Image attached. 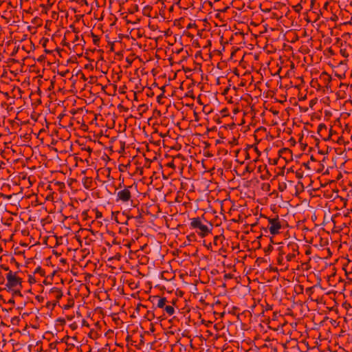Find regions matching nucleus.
I'll return each instance as SVG.
<instances>
[{
    "instance_id": "f257e3e1",
    "label": "nucleus",
    "mask_w": 352,
    "mask_h": 352,
    "mask_svg": "<svg viewBox=\"0 0 352 352\" xmlns=\"http://www.w3.org/2000/svg\"><path fill=\"white\" fill-rule=\"evenodd\" d=\"M4 270L8 271L6 275L7 283L5 285V289L12 292L14 294L21 295L20 291L22 288L21 278L17 275L16 272L10 270L8 267H5Z\"/></svg>"
},
{
    "instance_id": "f03ea898",
    "label": "nucleus",
    "mask_w": 352,
    "mask_h": 352,
    "mask_svg": "<svg viewBox=\"0 0 352 352\" xmlns=\"http://www.w3.org/2000/svg\"><path fill=\"white\" fill-rule=\"evenodd\" d=\"M190 227L196 230L197 233L202 237L207 236L212 230L211 226L204 224L200 217L190 219Z\"/></svg>"
},
{
    "instance_id": "7ed1b4c3",
    "label": "nucleus",
    "mask_w": 352,
    "mask_h": 352,
    "mask_svg": "<svg viewBox=\"0 0 352 352\" xmlns=\"http://www.w3.org/2000/svg\"><path fill=\"white\" fill-rule=\"evenodd\" d=\"M167 299L165 297L155 296L153 297L152 302L157 308L163 309L168 316H172L175 313L173 306L166 305Z\"/></svg>"
},
{
    "instance_id": "20e7f679",
    "label": "nucleus",
    "mask_w": 352,
    "mask_h": 352,
    "mask_svg": "<svg viewBox=\"0 0 352 352\" xmlns=\"http://www.w3.org/2000/svg\"><path fill=\"white\" fill-rule=\"evenodd\" d=\"M63 296V292L59 288L53 287L49 290L47 298L50 300L49 303L55 307Z\"/></svg>"
},
{
    "instance_id": "39448f33",
    "label": "nucleus",
    "mask_w": 352,
    "mask_h": 352,
    "mask_svg": "<svg viewBox=\"0 0 352 352\" xmlns=\"http://www.w3.org/2000/svg\"><path fill=\"white\" fill-rule=\"evenodd\" d=\"M281 228L282 223L278 217L268 218L267 229L272 235L279 234Z\"/></svg>"
},
{
    "instance_id": "423d86ee",
    "label": "nucleus",
    "mask_w": 352,
    "mask_h": 352,
    "mask_svg": "<svg viewBox=\"0 0 352 352\" xmlns=\"http://www.w3.org/2000/svg\"><path fill=\"white\" fill-rule=\"evenodd\" d=\"M131 186H128L123 190H121L117 193V201H121L122 203H127L131 199Z\"/></svg>"
},
{
    "instance_id": "0eeeda50",
    "label": "nucleus",
    "mask_w": 352,
    "mask_h": 352,
    "mask_svg": "<svg viewBox=\"0 0 352 352\" xmlns=\"http://www.w3.org/2000/svg\"><path fill=\"white\" fill-rule=\"evenodd\" d=\"M287 249L286 259L287 262H290L298 254V245L296 243H289Z\"/></svg>"
},
{
    "instance_id": "6e6552de",
    "label": "nucleus",
    "mask_w": 352,
    "mask_h": 352,
    "mask_svg": "<svg viewBox=\"0 0 352 352\" xmlns=\"http://www.w3.org/2000/svg\"><path fill=\"white\" fill-rule=\"evenodd\" d=\"M224 240V237L222 235L215 236L213 239V245L216 248L220 246Z\"/></svg>"
},
{
    "instance_id": "1a4fd4ad",
    "label": "nucleus",
    "mask_w": 352,
    "mask_h": 352,
    "mask_svg": "<svg viewBox=\"0 0 352 352\" xmlns=\"http://www.w3.org/2000/svg\"><path fill=\"white\" fill-rule=\"evenodd\" d=\"M74 302L73 299L69 298V299L68 300L67 303L66 305H63V308L64 309H66V310H67V309H70L71 307H72L74 306Z\"/></svg>"
},
{
    "instance_id": "9d476101",
    "label": "nucleus",
    "mask_w": 352,
    "mask_h": 352,
    "mask_svg": "<svg viewBox=\"0 0 352 352\" xmlns=\"http://www.w3.org/2000/svg\"><path fill=\"white\" fill-rule=\"evenodd\" d=\"M302 9V6L300 4H297L296 6H295V10L296 11H300V10Z\"/></svg>"
},
{
    "instance_id": "9b49d317",
    "label": "nucleus",
    "mask_w": 352,
    "mask_h": 352,
    "mask_svg": "<svg viewBox=\"0 0 352 352\" xmlns=\"http://www.w3.org/2000/svg\"><path fill=\"white\" fill-rule=\"evenodd\" d=\"M322 129H325L326 127H325V125L324 124H319L318 127V131H320V130H322Z\"/></svg>"
},
{
    "instance_id": "f8f14e48",
    "label": "nucleus",
    "mask_w": 352,
    "mask_h": 352,
    "mask_svg": "<svg viewBox=\"0 0 352 352\" xmlns=\"http://www.w3.org/2000/svg\"><path fill=\"white\" fill-rule=\"evenodd\" d=\"M4 283V278L3 276L0 274V284H3Z\"/></svg>"
},
{
    "instance_id": "ddd939ff",
    "label": "nucleus",
    "mask_w": 352,
    "mask_h": 352,
    "mask_svg": "<svg viewBox=\"0 0 352 352\" xmlns=\"http://www.w3.org/2000/svg\"><path fill=\"white\" fill-rule=\"evenodd\" d=\"M286 253V251L285 250H283V254H285Z\"/></svg>"
}]
</instances>
